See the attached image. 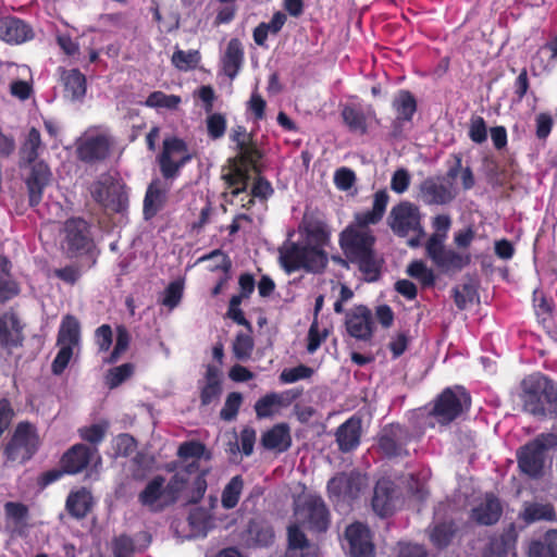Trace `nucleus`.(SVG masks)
Instances as JSON below:
<instances>
[{
    "instance_id": "nucleus-1",
    "label": "nucleus",
    "mask_w": 557,
    "mask_h": 557,
    "mask_svg": "<svg viewBox=\"0 0 557 557\" xmlns=\"http://www.w3.org/2000/svg\"><path fill=\"white\" fill-rule=\"evenodd\" d=\"M301 243L286 242L280 248V261L287 272L299 269L319 272L327 262L324 247L329 243L325 225L318 221L306 220L299 227Z\"/></svg>"
},
{
    "instance_id": "nucleus-2",
    "label": "nucleus",
    "mask_w": 557,
    "mask_h": 557,
    "mask_svg": "<svg viewBox=\"0 0 557 557\" xmlns=\"http://www.w3.org/2000/svg\"><path fill=\"white\" fill-rule=\"evenodd\" d=\"M374 236L371 230L348 226L341 234V247L347 258L358 264L368 281L376 278L379 262L373 256Z\"/></svg>"
},
{
    "instance_id": "nucleus-3",
    "label": "nucleus",
    "mask_w": 557,
    "mask_h": 557,
    "mask_svg": "<svg viewBox=\"0 0 557 557\" xmlns=\"http://www.w3.org/2000/svg\"><path fill=\"white\" fill-rule=\"evenodd\" d=\"M523 408L536 417H553L557 413V389L553 382L542 375H531L522 382Z\"/></svg>"
},
{
    "instance_id": "nucleus-4",
    "label": "nucleus",
    "mask_w": 557,
    "mask_h": 557,
    "mask_svg": "<svg viewBox=\"0 0 557 557\" xmlns=\"http://www.w3.org/2000/svg\"><path fill=\"white\" fill-rule=\"evenodd\" d=\"M194 463L180 468L171 480L165 484L166 493L173 498V504L180 498L187 503L198 502L207 490L206 480L197 475L191 480V468Z\"/></svg>"
},
{
    "instance_id": "nucleus-5",
    "label": "nucleus",
    "mask_w": 557,
    "mask_h": 557,
    "mask_svg": "<svg viewBox=\"0 0 557 557\" xmlns=\"http://www.w3.org/2000/svg\"><path fill=\"white\" fill-rule=\"evenodd\" d=\"M470 406V396L462 387H456L454 389H445L435 401L434 408L431 412L432 426L435 423L441 425L447 424L456 419L463 410Z\"/></svg>"
},
{
    "instance_id": "nucleus-6",
    "label": "nucleus",
    "mask_w": 557,
    "mask_h": 557,
    "mask_svg": "<svg viewBox=\"0 0 557 557\" xmlns=\"http://www.w3.org/2000/svg\"><path fill=\"white\" fill-rule=\"evenodd\" d=\"M79 341L81 324L75 317L66 314L63 317L59 329L57 343L60 350L52 363L53 373H62L73 356L74 348L79 345Z\"/></svg>"
},
{
    "instance_id": "nucleus-7",
    "label": "nucleus",
    "mask_w": 557,
    "mask_h": 557,
    "mask_svg": "<svg viewBox=\"0 0 557 557\" xmlns=\"http://www.w3.org/2000/svg\"><path fill=\"white\" fill-rule=\"evenodd\" d=\"M295 519L315 531L327 528L329 515L321 497L306 494L295 500Z\"/></svg>"
},
{
    "instance_id": "nucleus-8",
    "label": "nucleus",
    "mask_w": 557,
    "mask_h": 557,
    "mask_svg": "<svg viewBox=\"0 0 557 557\" xmlns=\"http://www.w3.org/2000/svg\"><path fill=\"white\" fill-rule=\"evenodd\" d=\"M38 445L39 438L35 428L27 422L18 423L12 440L5 447L8 461L23 463L33 456Z\"/></svg>"
},
{
    "instance_id": "nucleus-9",
    "label": "nucleus",
    "mask_w": 557,
    "mask_h": 557,
    "mask_svg": "<svg viewBox=\"0 0 557 557\" xmlns=\"http://www.w3.org/2000/svg\"><path fill=\"white\" fill-rule=\"evenodd\" d=\"M388 225L396 235L401 237L410 234L424 235L420 210L416 205L408 201H403L392 208L388 215Z\"/></svg>"
},
{
    "instance_id": "nucleus-10",
    "label": "nucleus",
    "mask_w": 557,
    "mask_h": 557,
    "mask_svg": "<svg viewBox=\"0 0 557 557\" xmlns=\"http://www.w3.org/2000/svg\"><path fill=\"white\" fill-rule=\"evenodd\" d=\"M367 487V480L358 472L341 473L329 481L327 491L336 505L349 504Z\"/></svg>"
},
{
    "instance_id": "nucleus-11",
    "label": "nucleus",
    "mask_w": 557,
    "mask_h": 557,
    "mask_svg": "<svg viewBox=\"0 0 557 557\" xmlns=\"http://www.w3.org/2000/svg\"><path fill=\"white\" fill-rule=\"evenodd\" d=\"M112 143L113 140L109 134L89 129L77 140V156L85 162L103 160L108 157Z\"/></svg>"
},
{
    "instance_id": "nucleus-12",
    "label": "nucleus",
    "mask_w": 557,
    "mask_h": 557,
    "mask_svg": "<svg viewBox=\"0 0 557 557\" xmlns=\"http://www.w3.org/2000/svg\"><path fill=\"white\" fill-rule=\"evenodd\" d=\"M90 193L97 202L112 211H121L126 206L127 198L124 188L111 175L101 176L91 186Z\"/></svg>"
},
{
    "instance_id": "nucleus-13",
    "label": "nucleus",
    "mask_w": 557,
    "mask_h": 557,
    "mask_svg": "<svg viewBox=\"0 0 557 557\" xmlns=\"http://www.w3.org/2000/svg\"><path fill=\"white\" fill-rule=\"evenodd\" d=\"M553 444L554 437L548 434L541 435L524 446L519 455L520 469L533 478L541 475L545 462V450Z\"/></svg>"
},
{
    "instance_id": "nucleus-14",
    "label": "nucleus",
    "mask_w": 557,
    "mask_h": 557,
    "mask_svg": "<svg viewBox=\"0 0 557 557\" xmlns=\"http://www.w3.org/2000/svg\"><path fill=\"white\" fill-rule=\"evenodd\" d=\"M190 159L185 143L178 138H168L163 143L160 168L164 177H173L178 169Z\"/></svg>"
},
{
    "instance_id": "nucleus-15",
    "label": "nucleus",
    "mask_w": 557,
    "mask_h": 557,
    "mask_svg": "<svg viewBox=\"0 0 557 557\" xmlns=\"http://www.w3.org/2000/svg\"><path fill=\"white\" fill-rule=\"evenodd\" d=\"M425 250L433 263L446 271L460 270L470 261V257L467 253L445 249L444 244H441V239L429 238Z\"/></svg>"
},
{
    "instance_id": "nucleus-16",
    "label": "nucleus",
    "mask_w": 557,
    "mask_h": 557,
    "mask_svg": "<svg viewBox=\"0 0 557 557\" xmlns=\"http://www.w3.org/2000/svg\"><path fill=\"white\" fill-rule=\"evenodd\" d=\"M89 246L88 227L82 219L66 221L63 232L61 247L69 256L86 250Z\"/></svg>"
},
{
    "instance_id": "nucleus-17",
    "label": "nucleus",
    "mask_w": 557,
    "mask_h": 557,
    "mask_svg": "<svg viewBox=\"0 0 557 557\" xmlns=\"http://www.w3.org/2000/svg\"><path fill=\"white\" fill-rule=\"evenodd\" d=\"M345 326L348 334L358 341H369L373 334L371 311L364 306H357L346 314Z\"/></svg>"
},
{
    "instance_id": "nucleus-18",
    "label": "nucleus",
    "mask_w": 557,
    "mask_h": 557,
    "mask_svg": "<svg viewBox=\"0 0 557 557\" xmlns=\"http://www.w3.org/2000/svg\"><path fill=\"white\" fill-rule=\"evenodd\" d=\"M410 435L399 424L386 425L380 433L379 445L381 450L388 457H396L406 454L405 446Z\"/></svg>"
},
{
    "instance_id": "nucleus-19",
    "label": "nucleus",
    "mask_w": 557,
    "mask_h": 557,
    "mask_svg": "<svg viewBox=\"0 0 557 557\" xmlns=\"http://www.w3.org/2000/svg\"><path fill=\"white\" fill-rule=\"evenodd\" d=\"M140 504L151 511H160L173 504L165 488V480L162 476L153 478L140 492Z\"/></svg>"
},
{
    "instance_id": "nucleus-20",
    "label": "nucleus",
    "mask_w": 557,
    "mask_h": 557,
    "mask_svg": "<svg viewBox=\"0 0 557 557\" xmlns=\"http://www.w3.org/2000/svg\"><path fill=\"white\" fill-rule=\"evenodd\" d=\"M29 165V173L25 182L29 194V202L32 206H36L41 200L44 189L51 183L52 173L42 161L33 162Z\"/></svg>"
},
{
    "instance_id": "nucleus-21",
    "label": "nucleus",
    "mask_w": 557,
    "mask_h": 557,
    "mask_svg": "<svg viewBox=\"0 0 557 557\" xmlns=\"http://www.w3.org/2000/svg\"><path fill=\"white\" fill-rule=\"evenodd\" d=\"M222 178L225 181L231 194L240 197L242 207L249 209L255 203V197L250 193H246L248 181L247 170L242 165L234 163L227 170L223 171Z\"/></svg>"
},
{
    "instance_id": "nucleus-22",
    "label": "nucleus",
    "mask_w": 557,
    "mask_h": 557,
    "mask_svg": "<svg viewBox=\"0 0 557 557\" xmlns=\"http://www.w3.org/2000/svg\"><path fill=\"white\" fill-rule=\"evenodd\" d=\"M345 540L348 550L354 557H371L373 544L369 529L361 523H352L346 528Z\"/></svg>"
},
{
    "instance_id": "nucleus-23",
    "label": "nucleus",
    "mask_w": 557,
    "mask_h": 557,
    "mask_svg": "<svg viewBox=\"0 0 557 557\" xmlns=\"http://www.w3.org/2000/svg\"><path fill=\"white\" fill-rule=\"evenodd\" d=\"M420 191L422 200L429 205L448 203L456 196V188L450 181L426 180L421 184Z\"/></svg>"
},
{
    "instance_id": "nucleus-24",
    "label": "nucleus",
    "mask_w": 557,
    "mask_h": 557,
    "mask_svg": "<svg viewBox=\"0 0 557 557\" xmlns=\"http://www.w3.org/2000/svg\"><path fill=\"white\" fill-rule=\"evenodd\" d=\"M388 194L386 190H379L373 196V206L371 210L355 214L354 223L350 227L370 230L369 225L379 223L386 210L388 203Z\"/></svg>"
},
{
    "instance_id": "nucleus-25",
    "label": "nucleus",
    "mask_w": 557,
    "mask_h": 557,
    "mask_svg": "<svg viewBox=\"0 0 557 557\" xmlns=\"http://www.w3.org/2000/svg\"><path fill=\"white\" fill-rule=\"evenodd\" d=\"M499 500L486 494L471 510V519L479 524L491 525L498 521L502 515Z\"/></svg>"
},
{
    "instance_id": "nucleus-26",
    "label": "nucleus",
    "mask_w": 557,
    "mask_h": 557,
    "mask_svg": "<svg viewBox=\"0 0 557 557\" xmlns=\"http://www.w3.org/2000/svg\"><path fill=\"white\" fill-rule=\"evenodd\" d=\"M33 38L32 28L16 17L0 18V39L9 44H22Z\"/></svg>"
},
{
    "instance_id": "nucleus-27",
    "label": "nucleus",
    "mask_w": 557,
    "mask_h": 557,
    "mask_svg": "<svg viewBox=\"0 0 557 557\" xmlns=\"http://www.w3.org/2000/svg\"><path fill=\"white\" fill-rule=\"evenodd\" d=\"M301 522H295L288 527V549L286 557H315L318 554L317 547L310 545L300 530Z\"/></svg>"
},
{
    "instance_id": "nucleus-28",
    "label": "nucleus",
    "mask_w": 557,
    "mask_h": 557,
    "mask_svg": "<svg viewBox=\"0 0 557 557\" xmlns=\"http://www.w3.org/2000/svg\"><path fill=\"white\" fill-rule=\"evenodd\" d=\"M170 187L171 184L169 182L160 180H156L149 185L144 200V214L146 219L154 216L161 210L165 203Z\"/></svg>"
},
{
    "instance_id": "nucleus-29",
    "label": "nucleus",
    "mask_w": 557,
    "mask_h": 557,
    "mask_svg": "<svg viewBox=\"0 0 557 557\" xmlns=\"http://www.w3.org/2000/svg\"><path fill=\"white\" fill-rule=\"evenodd\" d=\"M395 490L388 480H380L374 490L372 499L373 510L381 517L389 515L395 507Z\"/></svg>"
},
{
    "instance_id": "nucleus-30",
    "label": "nucleus",
    "mask_w": 557,
    "mask_h": 557,
    "mask_svg": "<svg viewBox=\"0 0 557 557\" xmlns=\"http://www.w3.org/2000/svg\"><path fill=\"white\" fill-rule=\"evenodd\" d=\"M361 436V420L350 418L336 432V441L343 451H349L359 445Z\"/></svg>"
},
{
    "instance_id": "nucleus-31",
    "label": "nucleus",
    "mask_w": 557,
    "mask_h": 557,
    "mask_svg": "<svg viewBox=\"0 0 557 557\" xmlns=\"http://www.w3.org/2000/svg\"><path fill=\"white\" fill-rule=\"evenodd\" d=\"M22 342V327L15 314L5 313L0 318V347H15Z\"/></svg>"
},
{
    "instance_id": "nucleus-32",
    "label": "nucleus",
    "mask_w": 557,
    "mask_h": 557,
    "mask_svg": "<svg viewBox=\"0 0 557 557\" xmlns=\"http://www.w3.org/2000/svg\"><path fill=\"white\" fill-rule=\"evenodd\" d=\"M94 453H96V450H90L85 445H74L63 456L62 462L65 471L72 474L81 472L88 465Z\"/></svg>"
},
{
    "instance_id": "nucleus-33",
    "label": "nucleus",
    "mask_w": 557,
    "mask_h": 557,
    "mask_svg": "<svg viewBox=\"0 0 557 557\" xmlns=\"http://www.w3.org/2000/svg\"><path fill=\"white\" fill-rule=\"evenodd\" d=\"M5 73L12 79L10 83L12 96L21 100L27 99L32 92V87L25 79H20L18 77L29 74V69L24 65L8 64Z\"/></svg>"
},
{
    "instance_id": "nucleus-34",
    "label": "nucleus",
    "mask_w": 557,
    "mask_h": 557,
    "mask_svg": "<svg viewBox=\"0 0 557 557\" xmlns=\"http://www.w3.org/2000/svg\"><path fill=\"white\" fill-rule=\"evenodd\" d=\"M64 96L71 101L81 100L86 94V78L78 70L64 71L62 74Z\"/></svg>"
},
{
    "instance_id": "nucleus-35",
    "label": "nucleus",
    "mask_w": 557,
    "mask_h": 557,
    "mask_svg": "<svg viewBox=\"0 0 557 557\" xmlns=\"http://www.w3.org/2000/svg\"><path fill=\"white\" fill-rule=\"evenodd\" d=\"M292 443L289 429L285 424H277L262 436V445L272 450L284 451Z\"/></svg>"
},
{
    "instance_id": "nucleus-36",
    "label": "nucleus",
    "mask_w": 557,
    "mask_h": 557,
    "mask_svg": "<svg viewBox=\"0 0 557 557\" xmlns=\"http://www.w3.org/2000/svg\"><path fill=\"white\" fill-rule=\"evenodd\" d=\"M221 394V373L218 368L209 366L206 372V382L201 389V404L207 406L216 400Z\"/></svg>"
},
{
    "instance_id": "nucleus-37",
    "label": "nucleus",
    "mask_w": 557,
    "mask_h": 557,
    "mask_svg": "<svg viewBox=\"0 0 557 557\" xmlns=\"http://www.w3.org/2000/svg\"><path fill=\"white\" fill-rule=\"evenodd\" d=\"M91 495L85 490L72 492L66 499V509L75 518H83L91 507Z\"/></svg>"
},
{
    "instance_id": "nucleus-38",
    "label": "nucleus",
    "mask_w": 557,
    "mask_h": 557,
    "mask_svg": "<svg viewBox=\"0 0 557 557\" xmlns=\"http://www.w3.org/2000/svg\"><path fill=\"white\" fill-rule=\"evenodd\" d=\"M243 62V47L238 39H231L223 59L224 72L233 78Z\"/></svg>"
},
{
    "instance_id": "nucleus-39",
    "label": "nucleus",
    "mask_w": 557,
    "mask_h": 557,
    "mask_svg": "<svg viewBox=\"0 0 557 557\" xmlns=\"http://www.w3.org/2000/svg\"><path fill=\"white\" fill-rule=\"evenodd\" d=\"M232 139L237 144L240 149V160L245 163L255 164L260 158V153L257 149L248 145L249 136L243 126L233 128L231 134Z\"/></svg>"
},
{
    "instance_id": "nucleus-40",
    "label": "nucleus",
    "mask_w": 557,
    "mask_h": 557,
    "mask_svg": "<svg viewBox=\"0 0 557 557\" xmlns=\"http://www.w3.org/2000/svg\"><path fill=\"white\" fill-rule=\"evenodd\" d=\"M522 518L527 522L553 521L556 519V512L550 504L528 503L524 505Z\"/></svg>"
},
{
    "instance_id": "nucleus-41",
    "label": "nucleus",
    "mask_w": 557,
    "mask_h": 557,
    "mask_svg": "<svg viewBox=\"0 0 557 557\" xmlns=\"http://www.w3.org/2000/svg\"><path fill=\"white\" fill-rule=\"evenodd\" d=\"M41 146L40 134L36 128H32L21 147V165L35 162L38 157V149Z\"/></svg>"
},
{
    "instance_id": "nucleus-42",
    "label": "nucleus",
    "mask_w": 557,
    "mask_h": 557,
    "mask_svg": "<svg viewBox=\"0 0 557 557\" xmlns=\"http://www.w3.org/2000/svg\"><path fill=\"white\" fill-rule=\"evenodd\" d=\"M244 482L239 475L232 478L222 492V506L226 509L234 508L242 495Z\"/></svg>"
},
{
    "instance_id": "nucleus-43",
    "label": "nucleus",
    "mask_w": 557,
    "mask_h": 557,
    "mask_svg": "<svg viewBox=\"0 0 557 557\" xmlns=\"http://www.w3.org/2000/svg\"><path fill=\"white\" fill-rule=\"evenodd\" d=\"M393 106L397 112V119L408 121L416 112V100L408 91H400L394 99Z\"/></svg>"
},
{
    "instance_id": "nucleus-44",
    "label": "nucleus",
    "mask_w": 557,
    "mask_h": 557,
    "mask_svg": "<svg viewBox=\"0 0 557 557\" xmlns=\"http://www.w3.org/2000/svg\"><path fill=\"white\" fill-rule=\"evenodd\" d=\"M4 513L7 520L11 521L15 527L25 525L28 519L27 506L18 502L5 503Z\"/></svg>"
},
{
    "instance_id": "nucleus-45",
    "label": "nucleus",
    "mask_w": 557,
    "mask_h": 557,
    "mask_svg": "<svg viewBox=\"0 0 557 557\" xmlns=\"http://www.w3.org/2000/svg\"><path fill=\"white\" fill-rule=\"evenodd\" d=\"M447 177L450 182L459 180L463 189H470L474 185L473 173L470 168L461 166V158L456 157V165L450 168L447 173Z\"/></svg>"
},
{
    "instance_id": "nucleus-46",
    "label": "nucleus",
    "mask_w": 557,
    "mask_h": 557,
    "mask_svg": "<svg viewBox=\"0 0 557 557\" xmlns=\"http://www.w3.org/2000/svg\"><path fill=\"white\" fill-rule=\"evenodd\" d=\"M200 55L197 50H176L172 55V63L181 71H188L197 66Z\"/></svg>"
},
{
    "instance_id": "nucleus-47",
    "label": "nucleus",
    "mask_w": 557,
    "mask_h": 557,
    "mask_svg": "<svg viewBox=\"0 0 557 557\" xmlns=\"http://www.w3.org/2000/svg\"><path fill=\"white\" fill-rule=\"evenodd\" d=\"M133 372L134 366L132 363H124L119 367H114L108 371L106 375V384L110 388H115L131 377Z\"/></svg>"
},
{
    "instance_id": "nucleus-48",
    "label": "nucleus",
    "mask_w": 557,
    "mask_h": 557,
    "mask_svg": "<svg viewBox=\"0 0 557 557\" xmlns=\"http://www.w3.org/2000/svg\"><path fill=\"white\" fill-rule=\"evenodd\" d=\"M129 334L124 326H117L116 329V342L113 351L103 359L107 363L116 362L121 356L127 350L129 345Z\"/></svg>"
},
{
    "instance_id": "nucleus-49",
    "label": "nucleus",
    "mask_w": 557,
    "mask_h": 557,
    "mask_svg": "<svg viewBox=\"0 0 557 557\" xmlns=\"http://www.w3.org/2000/svg\"><path fill=\"white\" fill-rule=\"evenodd\" d=\"M342 116L345 124L350 131L363 134L367 129L366 117L363 113L357 111L351 107H345L342 111Z\"/></svg>"
},
{
    "instance_id": "nucleus-50",
    "label": "nucleus",
    "mask_w": 557,
    "mask_h": 557,
    "mask_svg": "<svg viewBox=\"0 0 557 557\" xmlns=\"http://www.w3.org/2000/svg\"><path fill=\"white\" fill-rule=\"evenodd\" d=\"M407 273L411 277L419 280L423 285H432L434 283L433 271L421 260L412 261L407 268Z\"/></svg>"
},
{
    "instance_id": "nucleus-51",
    "label": "nucleus",
    "mask_w": 557,
    "mask_h": 557,
    "mask_svg": "<svg viewBox=\"0 0 557 557\" xmlns=\"http://www.w3.org/2000/svg\"><path fill=\"white\" fill-rule=\"evenodd\" d=\"M282 404V397L277 394H270L259 399L255 405L256 413L259 418L270 417L274 410Z\"/></svg>"
},
{
    "instance_id": "nucleus-52",
    "label": "nucleus",
    "mask_w": 557,
    "mask_h": 557,
    "mask_svg": "<svg viewBox=\"0 0 557 557\" xmlns=\"http://www.w3.org/2000/svg\"><path fill=\"white\" fill-rule=\"evenodd\" d=\"M181 102V98L175 95H165L162 91L152 92L146 100V104L151 108L175 109Z\"/></svg>"
},
{
    "instance_id": "nucleus-53",
    "label": "nucleus",
    "mask_w": 557,
    "mask_h": 557,
    "mask_svg": "<svg viewBox=\"0 0 557 557\" xmlns=\"http://www.w3.org/2000/svg\"><path fill=\"white\" fill-rule=\"evenodd\" d=\"M188 521L197 535H206L210 528V517L208 512L201 508L193 510L188 517Z\"/></svg>"
},
{
    "instance_id": "nucleus-54",
    "label": "nucleus",
    "mask_w": 557,
    "mask_h": 557,
    "mask_svg": "<svg viewBox=\"0 0 557 557\" xmlns=\"http://www.w3.org/2000/svg\"><path fill=\"white\" fill-rule=\"evenodd\" d=\"M198 262L208 263L207 269L210 271L222 270L226 273L231 268L230 260L220 250H214L211 253L199 258Z\"/></svg>"
},
{
    "instance_id": "nucleus-55",
    "label": "nucleus",
    "mask_w": 557,
    "mask_h": 557,
    "mask_svg": "<svg viewBox=\"0 0 557 557\" xmlns=\"http://www.w3.org/2000/svg\"><path fill=\"white\" fill-rule=\"evenodd\" d=\"M243 397L239 393L233 392L228 394L225 399L224 406L220 412L221 419L225 421H231L235 419L239 407L242 405Z\"/></svg>"
},
{
    "instance_id": "nucleus-56",
    "label": "nucleus",
    "mask_w": 557,
    "mask_h": 557,
    "mask_svg": "<svg viewBox=\"0 0 557 557\" xmlns=\"http://www.w3.org/2000/svg\"><path fill=\"white\" fill-rule=\"evenodd\" d=\"M252 348L253 342L249 335L240 333L236 336V339L233 344V351L236 358L240 360L248 359L251 355Z\"/></svg>"
},
{
    "instance_id": "nucleus-57",
    "label": "nucleus",
    "mask_w": 557,
    "mask_h": 557,
    "mask_svg": "<svg viewBox=\"0 0 557 557\" xmlns=\"http://www.w3.org/2000/svg\"><path fill=\"white\" fill-rule=\"evenodd\" d=\"M182 296L183 284L181 282L175 281L172 282L164 290V295L161 302L169 309H173L180 304Z\"/></svg>"
},
{
    "instance_id": "nucleus-58",
    "label": "nucleus",
    "mask_w": 557,
    "mask_h": 557,
    "mask_svg": "<svg viewBox=\"0 0 557 557\" xmlns=\"http://www.w3.org/2000/svg\"><path fill=\"white\" fill-rule=\"evenodd\" d=\"M454 534V530L450 524H440L436 525L430 534V539L432 543L438 547L446 546L451 540Z\"/></svg>"
},
{
    "instance_id": "nucleus-59",
    "label": "nucleus",
    "mask_w": 557,
    "mask_h": 557,
    "mask_svg": "<svg viewBox=\"0 0 557 557\" xmlns=\"http://www.w3.org/2000/svg\"><path fill=\"white\" fill-rule=\"evenodd\" d=\"M226 121L222 114L214 113L207 117V129L211 138L216 139L224 135Z\"/></svg>"
},
{
    "instance_id": "nucleus-60",
    "label": "nucleus",
    "mask_w": 557,
    "mask_h": 557,
    "mask_svg": "<svg viewBox=\"0 0 557 557\" xmlns=\"http://www.w3.org/2000/svg\"><path fill=\"white\" fill-rule=\"evenodd\" d=\"M451 220L447 214H440L433 219L434 233L430 238L441 239V244H444L447 233L450 228Z\"/></svg>"
},
{
    "instance_id": "nucleus-61",
    "label": "nucleus",
    "mask_w": 557,
    "mask_h": 557,
    "mask_svg": "<svg viewBox=\"0 0 557 557\" xmlns=\"http://www.w3.org/2000/svg\"><path fill=\"white\" fill-rule=\"evenodd\" d=\"M469 137L476 144H482L486 140L487 129L484 120L481 116H474L470 121Z\"/></svg>"
},
{
    "instance_id": "nucleus-62",
    "label": "nucleus",
    "mask_w": 557,
    "mask_h": 557,
    "mask_svg": "<svg viewBox=\"0 0 557 557\" xmlns=\"http://www.w3.org/2000/svg\"><path fill=\"white\" fill-rule=\"evenodd\" d=\"M113 449L116 455L128 456L136 449V442L131 435L121 434L114 438Z\"/></svg>"
},
{
    "instance_id": "nucleus-63",
    "label": "nucleus",
    "mask_w": 557,
    "mask_h": 557,
    "mask_svg": "<svg viewBox=\"0 0 557 557\" xmlns=\"http://www.w3.org/2000/svg\"><path fill=\"white\" fill-rule=\"evenodd\" d=\"M356 182V175L354 171L348 168H341L334 174V183L341 190L350 189Z\"/></svg>"
},
{
    "instance_id": "nucleus-64",
    "label": "nucleus",
    "mask_w": 557,
    "mask_h": 557,
    "mask_svg": "<svg viewBox=\"0 0 557 557\" xmlns=\"http://www.w3.org/2000/svg\"><path fill=\"white\" fill-rule=\"evenodd\" d=\"M113 333L111 326L102 324L95 332V341L99 351H108L112 345Z\"/></svg>"
}]
</instances>
